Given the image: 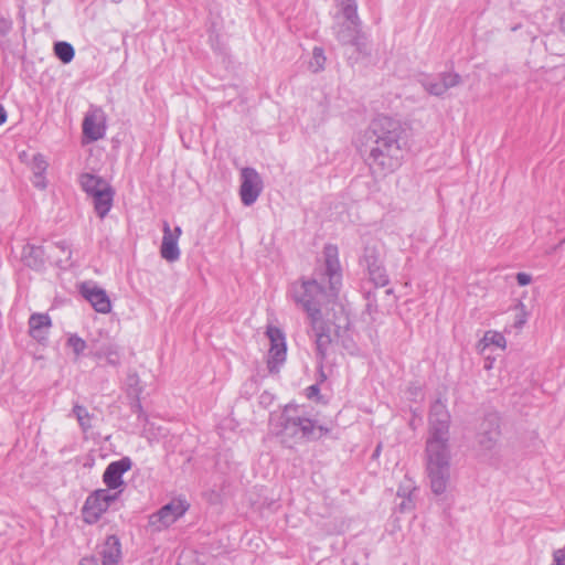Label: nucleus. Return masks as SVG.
I'll return each instance as SVG.
<instances>
[{
    "label": "nucleus",
    "instance_id": "obj_40",
    "mask_svg": "<svg viewBox=\"0 0 565 565\" xmlns=\"http://www.w3.org/2000/svg\"><path fill=\"white\" fill-rule=\"evenodd\" d=\"M306 392H307V394H306L307 397L310 399L313 397H318L320 395L319 385L318 384L310 385L309 387H307Z\"/></svg>",
    "mask_w": 565,
    "mask_h": 565
},
{
    "label": "nucleus",
    "instance_id": "obj_5",
    "mask_svg": "<svg viewBox=\"0 0 565 565\" xmlns=\"http://www.w3.org/2000/svg\"><path fill=\"white\" fill-rule=\"evenodd\" d=\"M339 9L334 15L333 34L342 45H351L361 51L362 39V20L358 13L356 0H334Z\"/></svg>",
    "mask_w": 565,
    "mask_h": 565
},
{
    "label": "nucleus",
    "instance_id": "obj_24",
    "mask_svg": "<svg viewBox=\"0 0 565 565\" xmlns=\"http://www.w3.org/2000/svg\"><path fill=\"white\" fill-rule=\"evenodd\" d=\"M97 358L106 359L108 365L118 366L121 363L120 349L116 344H108L103 347L97 353Z\"/></svg>",
    "mask_w": 565,
    "mask_h": 565
},
{
    "label": "nucleus",
    "instance_id": "obj_30",
    "mask_svg": "<svg viewBox=\"0 0 565 565\" xmlns=\"http://www.w3.org/2000/svg\"><path fill=\"white\" fill-rule=\"evenodd\" d=\"M67 347L71 348L75 356L78 358L81 354L84 353V351L87 348V344L85 340H83L77 334H72L67 339Z\"/></svg>",
    "mask_w": 565,
    "mask_h": 565
},
{
    "label": "nucleus",
    "instance_id": "obj_16",
    "mask_svg": "<svg viewBox=\"0 0 565 565\" xmlns=\"http://www.w3.org/2000/svg\"><path fill=\"white\" fill-rule=\"evenodd\" d=\"M79 291L97 312L108 313L111 310L109 297L100 287L84 282Z\"/></svg>",
    "mask_w": 565,
    "mask_h": 565
},
{
    "label": "nucleus",
    "instance_id": "obj_1",
    "mask_svg": "<svg viewBox=\"0 0 565 565\" xmlns=\"http://www.w3.org/2000/svg\"><path fill=\"white\" fill-rule=\"evenodd\" d=\"M324 263L313 273L311 279H300L290 285L289 297L308 315V319L322 317L321 306L337 298L342 286V271L338 248L327 245L323 249Z\"/></svg>",
    "mask_w": 565,
    "mask_h": 565
},
{
    "label": "nucleus",
    "instance_id": "obj_14",
    "mask_svg": "<svg viewBox=\"0 0 565 565\" xmlns=\"http://www.w3.org/2000/svg\"><path fill=\"white\" fill-rule=\"evenodd\" d=\"M132 467V460L129 457H122L119 460L111 461L103 473V482L108 490H117L125 486L124 473Z\"/></svg>",
    "mask_w": 565,
    "mask_h": 565
},
{
    "label": "nucleus",
    "instance_id": "obj_22",
    "mask_svg": "<svg viewBox=\"0 0 565 565\" xmlns=\"http://www.w3.org/2000/svg\"><path fill=\"white\" fill-rule=\"evenodd\" d=\"M79 183L83 191L89 196L95 195L96 192L102 191L104 186L108 185L106 180L92 173H82L79 177Z\"/></svg>",
    "mask_w": 565,
    "mask_h": 565
},
{
    "label": "nucleus",
    "instance_id": "obj_33",
    "mask_svg": "<svg viewBox=\"0 0 565 565\" xmlns=\"http://www.w3.org/2000/svg\"><path fill=\"white\" fill-rule=\"evenodd\" d=\"M326 62V56L323 54V50L321 47H315L312 52V61L310 63V66L313 68L315 72H319L323 70Z\"/></svg>",
    "mask_w": 565,
    "mask_h": 565
},
{
    "label": "nucleus",
    "instance_id": "obj_19",
    "mask_svg": "<svg viewBox=\"0 0 565 565\" xmlns=\"http://www.w3.org/2000/svg\"><path fill=\"white\" fill-rule=\"evenodd\" d=\"M22 259L28 267L41 270L45 265L46 253L42 246L26 244L22 250Z\"/></svg>",
    "mask_w": 565,
    "mask_h": 565
},
{
    "label": "nucleus",
    "instance_id": "obj_11",
    "mask_svg": "<svg viewBox=\"0 0 565 565\" xmlns=\"http://www.w3.org/2000/svg\"><path fill=\"white\" fill-rule=\"evenodd\" d=\"M461 76L454 72H444L437 75H424L419 83L424 89L434 96H443L449 88L459 85Z\"/></svg>",
    "mask_w": 565,
    "mask_h": 565
},
{
    "label": "nucleus",
    "instance_id": "obj_12",
    "mask_svg": "<svg viewBox=\"0 0 565 565\" xmlns=\"http://www.w3.org/2000/svg\"><path fill=\"white\" fill-rule=\"evenodd\" d=\"M189 508L190 504L184 498L173 499L150 516V523L153 525L161 523L163 526H169L184 515Z\"/></svg>",
    "mask_w": 565,
    "mask_h": 565
},
{
    "label": "nucleus",
    "instance_id": "obj_8",
    "mask_svg": "<svg viewBox=\"0 0 565 565\" xmlns=\"http://www.w3.org/2000/svg\"><path fill=\"white\" fill-rule=\"evenodd\" d=\"M360 262L366 268L369 279L375 287H385L390 284L381 253L375 246H365Z\"/></svg>",
    "mask_w": 565,
    "mask_h": 565
},
{
    "label": "nucleus",
    "instance_id": "obj_34",
    "mask_svg": "<svg viewBox=\"0 0 565 565\" xmlns=\"http://www.w3.org/2000/svg\"><path fill=\"white\" fill-rule=\"evenodd\" d=\"M515 309L518 310V312L515 315L513 326L516 329H521V328H523V326L526 323V320H527V312L525 310V305L523 302H519L518 306L515 307Z\"/></svg>",
    "mask_w": 565,
    "mask_h": 565
},
{
    "label": "nucleus",
    "instance_id": "obj_7",
    "mask_svg": "<svg viewBox=\"0 0 565 565\" xmlns=\"http://www.w3.org/2000/svg\"><path fill=\"white\" fill-rule=\"evenodd\" d=\"M118 499V493H110L108 489H98L90 493L84 503L82 513L87 524L96 523L110 504Z\"/></svg>",
    "mask_w": 565,
    "mask_h": 565
},
{
    "label": "nucleus",
    "instance_id": "obj_13",
    "mask_svg": "<svg viewBox=\"0 0 565 565\" xmlns=\"http://www.w3.org/2000/svg\"><path fill=\"white\" fill-rule=\"evenodd\" d=\"M105 114L100 108H93L86 113L83 120V135L89 141L94 142L103 139L106 134Z\"/></svg>",
    "mask_w": 565,
    "mask_h": 565
},
{
    "label": "nucleus",
    "instance_id": "obj_29",
    "mask_svg": "<svg viewBox=\"0 0 565 565\" xmlns=\"http://www.w3.org/2000/svg\"><path fill=\"white\" fill-rule=\"evenodd\" d=\"M417 490L415 481L407 476L399 483L397 489V497L399 498H413L414 492Z\"/></svg>",
    "mask_w": 565,
    "mask_h": 565
},
{
    "label": "nucleus",
    "instance_id": "obj_28",
    "mask_svg": "<svg viewBox=\"0 0 565 565\" xmlns=\"http://www.w3.org/2000/svg\"><path fill=\"white\" fill-rule=\"evenodd\" d=\"M266 334L270 341V348H279L281 344H286L285 333L279 328L269 326Z\"/></svg>",
    "mask_w": 565,
    "mask_h": 565
},
{
    "label": "nucleus",
    "instance_id": "obj_31",
    "mask_svg": "<svg viewBox=\"0 0 565 565\" xmlns=\"http://www.w3.org/2000/svg\"><path fill=\"white\" fill-rule=\"evenodd\" d=\"M47 161L45 160V157L41 153H36L32 158L31 162V170L33 174H41L45 173L47 169Z\"/></svg>",
    "mask_w": 565,
    "mask_h": 565
},
{
    "label": "nucleus",
    "instance_id": "obj_37",
    "mask_svg": "<svg viewBox=\"0 0 565 565\" xmlns=\"http://www.w3.org/2000/svg\"><path fill=\"white\" fill-rule=\"evenodd\" d=\"M402 502L399 503V511L407 512L412 511L415 508V502L413 498H402Z\"/></svg>",
    "mask_w": 565,
    "mask_h": 565
},
{
    "label": "nucleus",
    "instance_id": "obj_17",
    "mask_svg": "<svg viewBox=\"0 0 565 565\" xmlns=\"http://www.w3.org/2000/svg\"><path fill=\"white\" fill-rule=\"evenodd\" d=\"M95 556L99 558V565H118L121 559V544L118 536H107Z\"/></svg>",
    "mask_w": 565,
    "mask_h": 565
},
{
    "label": "nucleus",
    "instance_id": "obj_3",
    "mask_svg": "<svg viewBox=\"0 0 565 565\" xmlns=\"http://www.w3.org/2000/svg\"><path fill=\"white\" fill-rule=\"evenodd\" d=\"M369 142V166L373 173L386 175L398 169L404 160L407 141L405 130L398 120L379 116L366 131Z\"/></svg>",
    "mask_w": 565,
    "mask_h": 565
},
{
    "label": "nucleus",
    "instance_id": "obj_36",
    "mask_svg": "<svg viewBox=\"0 0 565 565\" xmlns=\"http://www.w3.org/2000/svg\"><path fill=\"white\" fill-rule=\"evenodd\" d=\"M552 563L555 565H565V546L563 548L556 550L553 553Z\"/></svg>",
    "mask_w": 565,
    "mask_h": 565
},
{
    "label": "nucleus",
    "instance_id": "obj_43",
    "mask_svg": "<svg viewBox=\"0 0 565 565\" xmlns=\"http://www.w3.org/2000/svg\"><path fill=\"white\" fill-rule=\"evenodd\" d=\"M559 29L563 33H565V13H563L559 18Z\"/></svg>",
    "mask_w": 565,
    "mask_h": 565
},
{
    "label": "nucleus",
    "instance_id": "obj_26",
    "mask_svg": "<svg viewBox=\"0 0 565 565\" xmlns=\"http://www.w3.org/2000/svg\"><path fill=\"white\" fill-rule=\"evenodd\" d=\"M73 414L76 417L78 425L83 431H88L92 428L93 415L89 414L87 408L83 405L75 404L73 407Z\"/></svg>",
    "mask_w": 565,
    "mask_h": 565
},
{
    "label": "nucleus",
    "instance_id": "obj_42",
    "mask_svg": "<svg viewBox=\"0 0 565 565\" xmlns=\"http://www.w3.org/2000/svg\"><path fill=\"white\" fill-rule=\"evenodd\" d=\"M7 111L4 107L0 104V126L3 125L7 121Z\"/></svg>",
    "mask_w": 565,
    "mask_h": 565
},
{
    "label": "nucleus",
    "instance_id": "obj_10",
    "mask_svg": "<svg viewBox=\"0 0 565 565\" xmlns=\"http://www.w3.org/2000/svg\"><path fill=\"white\" fill-rule=\"evenodd\" d=\"M239 195L245 206L253 205L263 191V181L259 173L254 169L246 167L241 171Z\"/></svg>",
    "mask_w": 565,
    "mask_h": 565
},
{
    "label": "nucleus",
    "instance_id": "obj_38",
    "mask_svg": "<svg viewBox=\"0 0 565 565\" xmlns=\"http://www.w3.org/2000/svg\"><path fill=\"white\" fill-rule=\"evenodd\" d=\"M32 183L38 189H41V190L45 189L46 188L45 173H41L40 175L33 174Z\"/></svg>",
    "mask_w": 565,
    "mask_h": 565
},
{
    "label": "nucleus",
    "instance_id": "obj_23",
    "mask_svg": "<svg viewBox=\"0 0 565 565\" xmlns=\"http://www.w3.org/2000/svg\"><path fill=\"white\" fill-rule=\"evenodd\" d=\"M287 344H281L279 348H269L267 356V367L270 373L279 371V367L286 361Z\"/></svg>",
    "mask_w": 565,
    "mask_h": 565
},
{
    "label": "nucleus",
    "instance_id": "obj_35",
    "mask_svg": "<svg viewBox=\"0 0 565 565\" xmlns=\"http://www.w3.org/2000/svg\"><path fill=\"white\" fill-rule=\"evenodd\" d=\"M12 30V21L9 18H0V36H7Z\"/></svg>",
    "mask_w": 565,
    "mask_h": 565
},
{
    "label": "nucleus",
    "instance_id": "obj_2",
    "mask_svg": "<svg viewBox=\"0 0 565 565\" xmlns=\"http://www.w3.org/2000/svg\"><path fill=\"white\" fill-rule=\"evenodd\" d=\"M450 414L446 404L436 399L429 411L426 439V472L434 494L446 492L450 481Z\"/></svg>",
    "mask_w": 565,
    "mask_h": 565
},
{
    "label": "nucleus",
    "instance_id": "obj_9",
    "mask_svg": "<svg viewBox=\"0 0 565 565\" xmlns=\"http://www.w3.org/2000/svg\"><path fill=\"white\" fill-rule=\"evenodd\" d=\"M309 335L315 340L317 358L322 363L329 354L333 342L332 327L322 317L309 320Z\"/></svg>",
    "mask_w": 565,
    "mask_h": 565
},
{
    "label": "nucleus",
    "instance_id": "obj_32",
    "mask_svg": "<svg viewBox=\"0 0 565 565\" xmlns=\"http://www.w3.org/2000/svg\"><path fill=\"white\" fill-rule=\"evenodd\" d=\"M126 384L128 386V392L130 395H135L136 397L142 392V387L140 385V380L137 373H129L126 379Z\"/></svg>",
    "mask_w": 565,
    "mask_h": 565
},
{
    "label": "nucleus",
    "instance_id": "obj_21",
    "mask_svg": "<svg viewBox=\"0 0 565 565\" xmlns=\"http://www.w3.org/2000/svg\"><path fill=\"white\" fill-rule=\"evenodd\" d=\"M52 249L58 252L57 255H54L52 250L47 255L49 258L54 257L55 264L60 268H66L73 265L72 262V248L71 244L67 241H58L53 243Z\"/></svg>",
    "mask_w": 565,
    "mask_h": 565
},
{
    "label": "nucleus",
    "instance_id": "obj_25",
    "mask_svg": "<svg viewBox=\"0 0 565 565\" xmlns=\"http://www.w3.org/2000/svg\"><path fill=\"white\" fill-rule=\"evenodd\" d=\"M55 56L63 63L68 64L75 56V50L73 45L65 41H58L53 47Z\"/></svg>",
    "mask_w": 565,
    "mask_h": 565
},
{
    "label": "nucleus",
    "instance_id": "obj_20",
    "mask_svg": "<svg viewBox=\"0 0 565 565\" xmlns=\"http://www.w3.org/2000/svg\"><path fill=\"white\" fill-rule=\"evenodd\" d=\"M95 212L100 218H104L113 206L114 201V190L108 184L104 186L102 191L96 192L95 195L92 196Z\"/></svg>",
    "mask_w": 565,
    "mask_h": 565
},
{
    "label": "nucleus",
    "instance_id": "obj_15",
    "mask_svg": "<svg viewBox=\"0 0 565 565\" xmlns=\"http://www.w3.org/2000/svg\"><path fill=\"white\" fill-rule=\"evenodd\" d=\"M162 231L163 237L160 247L161 257L170 263L177 262L181 255L178 242L182 230L180 226H175L174 230H171L170 224L168 222H163Z\"/></svg>",
    "mask_w": 565,
    "mask_h": 565
},
{
    "label": "nucleus",
    "instance_id": "obj_39",
    "mask_svg": "<svg viewBox=\"0 0 565 565\" xmlns=\"http://www.w3.org/2000/svg\"><path fill=\"white\" fill-rule=\"evenodd\" d=\"M532 277L526 273H518L516 274V281L519 286H526L531 282Z\"/></svg>",
    "mask_w": 565,
    "mask_h": 565
},
{
    "label": "nucleus",
    "instance_id": "obj_18",
    "mask_svg": "<svg viewBox=\"0 0 565 565\" xmlns=\"http://www.w3.org/2000/svg\"><path fill=\"white\" fill-rule=\"evenodd\" d=\"M51 326L52 321L47 313H32L29 319V333L34 340L42 342L46 339Z\"/></svg>",
    "mask_w": 565,
    "mask_h": 565
},
{
    "label": "nucleus",
    "instance_id": "obj_44",
    "mask_svg": "<svg viewBox=\"0 0 565 565\" xmlns=\"http://www.w3.org/2000/svg\"><path fill=\"white\" fill-rule=\"evenodd\" d=\"M380 451H381V445H377V447L375 448V450L373 452V457H377L380 455Z\"/></svg>",
    "mask_w": 565,
    "mask_h": 565
},
{
    "label": "nucleus",
    "instance_id": "obj_27",
    "mask_svg": "<svg viewBox=\"0 0 565 565\" xmlns=\"http://www.w3.org/2000/svg\"><path fill=\"white\" fill-rule=\"evenodd\" d=\"M484 347L495 345L497 348L504 349L507 345L505 338L502 333L497 331H487L481 340Z\"/></svg>",
    "mask_w": 565,
    "mask_h": 565
},
{
    "label": "nucleus",
    "instance_id": "obj_41",
    "mask_svg": "<svg viewBox=\"0 0 565 565\" xmlns=\"http://www.w3.org/2000/svg\"><path fill=\"white\" fill-rule=\"evenodd\" d=\"M81 565H99V558L96 556L84 557L81 561Z\"/></svg>",
    "mask_w": 565,
    "mask_h": 565
},
{
    "label": "nucleus",
    "instance_id": "obj_4",
    "mask_svg": "<svg viewBox=\"0 0 565 565\" xmlns=\"http://www.w3.org/2000/svg\"><path fill=\"white\" fill-rule=\"evenodd\" d=\"M329 431L328 427L318 425L305 414L301 407L294 404L285 406L275 424V434L281 437L282 443H287L288 439L295 443L318 440Z\"/></svg>",
    "mask_w": 565,
    "mask_h": 565
},
{
    "label": "nucleus",
    "instance_id": "obj_45",
    "mask_svg": "<svg viewBox=\"0 0 565 565\" xmlns=\"http://www.w3.org/2000/svg\"><path fill=\"white\" fill-rule=\"evenodd\" d=\"M551 565H555V564L552 563Z\"/></svg>",
    "mask_w": 565,
    "mask_h": 565
},
{
    "label": "nucleus",
    "instance_id": "obj_6",
    "mask_svg": "<svg viewBox=\"0 0 565 565\" xmlns=\"http://www.w3.org/2000/svg\"><path fill=\"white\" fill-rule=\"evenodd\" d=\"M501 436L500 430V416L495 412L484 415L479 424L476 435L478 451L480 455H488L492 452L499 443Z\"/></svg>",
    "mask_w": 565,
    "mask_h": 565
}]
</instances>
